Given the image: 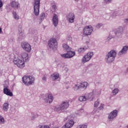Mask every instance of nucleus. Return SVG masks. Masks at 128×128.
<instances>
[{
    "label": "nucleus",
    "instance_id": "4c0bfd02",
    "mask_svg": "<svg viewBox=\"0 0 128 128\" xmlns=\"http://www.w3.org/2000/svg\"><path fill=\"white\" fill-rule=\"evenodd\" d=\"M104 104H100L98 109L100 110H104Z\"/></svg>",
    "mask_w": 128,
    "mask_h": 128
},
{
    "label": "nucleus",
    "instance_id": "7c9ffc66",
    "mask_svg": "<svg viewBox=\"0 0 128 128\" xmlns=\"http://www.w3.org/2000/svg\"><path fill=\"white\" fill-rule=\"evenodd\" d=\"M13 16L15 20H19L20 19V16L16 14V12H12Z\"/></svg>",
    "mask_w": 128,
    "mask_h": 128
},
{
    "label": "nucleus",
    "instance_id": "f704fd0d",
    "mask_svg": "<svg viewBox=\"0 0 128 128\" xmlns=\"http://www.w3.org/2000/svg\"><path fill=\"white\" fill-rule=\"evenodd\" d=\"M4 124V118L2 116H0V124Z\"/></svg>",
    "mask_w": 128,
    "mask_h": 128
},
{
    "label": "nucleus",
    "instance_id": "09e8293b",
    "mask_svg": "<svg viewBox=\"0 0 128 128\" xmlns=\"http://www.w3.org/2000/svg\"><path fill=\"white\" fill-rule=\"evenodd\" d=\"M0 100H2V98H0Z\"/></svg>",
    "mask_w": 128,
    "mask_h": 128
},
{
    "label": "nucleus",
    "instance_id": "dca6fc26",
    "mask_svg": "<svg viewBox=\"0 0 128 128\" xmlns=\"http://www.w3.org/2000/svg\"><path fill=\"white\" fill-rule=\"evenodd\" d=\"M4 88L3 92L4 94L8 96H14V94L10 92V90L8 88V85H4Z\"/></svg>",
    "mask_w": 128,
    "mask_h": 128
},
{
    "label": "nucleus",
    "instance_id": "bb28decb",
    "mask_svg": "<svg viewBox=\"0 0 128 128\" xmlns=\"http://www.w3.org/2000/svg\"><path fill=\"white\" fill-rule=\"evenodd\" d=\"M62 47L64 48V50L65 52H68L69 50H72V48H70L68 45L66 44H64Z\"/></svg>",
    "mask_w": 128,
    "mask_h": 128
},
{
    "label": "nucleus",
    "instance_id": "5701e85b",
    "mask_svg": "<svg viewBox=\"0 0 128 128\" xmlns=\"http://www.w3.org/2000/svg\"><path fill=\"white\" fill-rule=\"evenodd\" d=\"M11 6L13 8H20V3L18 2L12 1L11 2Z\"/></svg>",
    "mask_w": 128,
    "mask_h": 128
},
{
    "label": "nucleus",
    "instance_id": "b1692460",
    "mask_svg": "<svg viewBox=\"0 0 128 128\" xmlns=\"http://www.w3.org/2000/svg\"><path fill=\"white\" fill-rule=\"evenodd\" d=\"M80 88H82L83 90H86L88 84L86 82H82L80 84Z\"/></svg>",
    "mask_w": 128,
    "mask_h": 128
},
{
    "label": "nucleus",
    "instance_id": "cd10ccee",
    "mask_svg": "<svg viewBox=\"0 0 128 128\" xmlns=\"http://www.w3.org/2000/svg\"><path fill=\"white\" fill-rule=\"evenodd\" d=\"M86 50H88V48L82 47V48H80L78 50V54H84V52Z\"/></svg>",
    "mask_w": 128,
    "mask_h": 128
},
{
    "label": "nucleus",
    "instance_id": "72a5a7b5",
    "mask_svg": "<svg viewBox=\"0 0 128 128\" xmlns=\"http://www.w3.org/2000/svg\"><path fill=\"white\" fill-rule=\"evenodd\" d=\"M83 112H84V110L81 109L80 110H78L76 112V114H78V116H80V114H82Z\"/></svg>",
    "mask_w": 128,
    "mask_h": 128
},
{
    "label": "nucleus",
    "instance_id": "412c9836",
    "mask_svg": "<svg viewBox=\"0 0 128 128\" xmlns=\"http://www.w3.org/2000/svg\"><path fill=\"white\" fill-rule=\"evenodd\" d=\"M54 100V96L52 94H49L46 98H44V101L46 103L52 104Z\"/></svg>",
    "mask_w": 128,
    "mask_h": 128
},
{
    "label": "nucleus",
    "instance_id": "58836bf2",
    "mask_svg": "<svg viewBox=\"0 0 128 128\" xmlns=\"http://www.w3.org/2000/svg\"><path fill=\"white\" fill-rule=\"evenodd\" d=\"M114 38V36L110 34L108 38H107L108 40H112V38Z\"/></svg>",
    "mask_w": 128,
    "mask_h": 128
},
{
    "label": "nucleus",
    "instance_id": "49530a36",
    "mask_svg": "<svg viewBox=\"0 0 128 128\" xmlns=\"http://www.w3.org/2000/svg\"><path fill=\"white\" fill-rule=\"evenodd\" d=\"M116 14V12H114V16Z\"/></svg>",
    "mask_w": 128,
    "mask_h": 128
},
{
    "label": "nucleus",
    "instance_id": "6ab92c4d",
    "mask_svg": "<svg viewBox=\"0 0 128 128\" xmlns=\"http://www.w3.org/2000/svg\"><path fill=\"white\" fill-rule=\"evenodd\" d=\"M128 46H124L122 47V49L118 52V56H122L126 54L128 52Z\"/></svg>",
    "mask_w": 128,
    "mask_h": 128
},
{
    "label": "nucleus",
    "instance_id": "0eeeda50",
    "mask_svg": "<svg viewBox=\"0 0 128 128\" xmlns=\"http://www.w3.org/2000/svg\"><path fill=\"white\" fill-rule=\"evenodd\" d=\"M94 30V28L92 26H86L83 30V34L84 36H90Z\"/></svg>",
    "mask_w": 128,
    "mask_h": 128
},
{
    "label": "nucleus",
    "instance_id": "7ed1b4c3",
    "mask_svg": "<svg viewBox=\"0 0 128 128\" xmlns=\"http://www.w3.org/2000/svg\"><path fill=\"white\" fill-rule=\"evenodd\" d=\"M22 82L25 86H32L34 84L36 79L32 76H25L22 78Z\"/></svg>",
    "mask_w": 128,
    "mask_h": 128
},
{
    "label": "nucleus",
    "instance_id": "423d86ee",
    "mask_svg": "<svg viewBox=\"0 0 128 128\" xmlns=\"http://www.w3.org/2000/svg\"><path fill=\"white\" fill-rule=\"evenodd\" d=\"M48 48L50 50H54V48H58V42H56V40L54 38H52L48 41Z\"/></svg>",
    "mask_w": 128,
    "mask_h": 128
},
{
    "label": "nucleus",
    "instance_id": "ddd939ff",
    "mask_svg": "<svg viewBox=\"0 0 128 128\" xmlns=\"http://www.w3.org/2000/svg\"><path fill=\"white\" fill-rule=\"evenodd\" d=\"M88 94L91 100H94V96H100L101 92L100 91H98V90H94L92 92Z\"/></svg>",
    "mask_w": 128,
    "mask_h": 128
},
{
    "label": "nucleus",
    "instance_id": "a211bd4d",
    "mask_svg": "<svg viewBox=\"0 0 128 128\" xmlns=\"http://www.w3.org/2000/svg\"><path fill=\"white\" fill-rule=\"evenodd\" d=\"M52 22L54 26H58V16L56 14H54L52 18Z\"/></svg>",
    "mask_w": 128,
    "mask_h": 128
},
{
    "label": "nucleus",
    "instance_id": "a19ab883",
    "mask_svg": "<svg viewBox=\"0 0 128 128\" xmlns=\"http://www.w3.org/2000/svg\"><path fill=\"white\" fill-rule=\"evenodd\" d=\"M104 4H110L112 0H104Z\"/></svg>",
    "mask_w": 128,
    "mask_h": 128
},
{
    "label": "nucleus",
    "instance_id": "f8f14e48",
    "mask_svg": "<svg viewBox=\"0 0 128 128\" xmlns=\"http://www.w3.org/2000/svg\"><path fill=\"white\" fill-rule=\"evenodd\" d=\"M66 19L70 24H72L74 22L76 16L73 12H70L66 16Z\"/></svg>",
    "mask_w": 128,
    "mask_h": 128
},
{
    "label": "nucleus",
    "instance_id": "c03bdc74",
    "mask_svg": "<svg viewBox=\"0 0 128 128\" xmlns=\"http://www.w3.org/2000/svg\"><path fill=\"white\" fill-rule=\"evenodd\" d=\"M42 80H46V76H44L42 78Z\"/></svg>",
    "mask_w": 128,
    "mask_h": 128
},
{
    "label": "nucleus",
    "instance_id": "2f4dec72",
    "mask_svg": "<svg viewBox=\"0 0 128 128\" xmlns=\"http://www.w3.org/2000/svg\"><path fill=\"white\" fill-rule=\"evenodd\" d=\"M31 114L32 116L31 118V120H34L36 118H38V114H35L34 112H32Z\"/></svg>",
    "mask_w": 128,
    "mask_h": 128
},
{
    "label": "nucleus",
    "instance_id": "2eb2a0df",
    "mask_svg": "<svg viewBox=\"0 0 128 128\" xmlns=\"http://www.w3.org/2000/svg\"><path fill=\"white\" fill-rule=\"evenodd\" d=\"M74 120H68L64 126L62 128H71L74 126Z\"/></svg>",
    "mask_w": 128,
    "mask_h": 128
},
{
    "label": "nucleus",
    "instance_id": "f257e3e1",
    "mask_svg": "<svg viewBox=\"0 0 128 128\" xmlns=\"http://www.w3.org/2000/svg\"><path fill=\"white\" fill-rule=\"evenodd\" d=\"M68 106L70 104L68 100L62 101L60 104L56 105L54 110L58 112H62L67 110Z\"/></svg>",
    "mask_w": 128,
    "mask_h": 128
},
{
    "label": "nucleus",
    "instance_id": "f03ea898",
    "mask_svg": "<svg viewBox=\"0 0 128 128\" xmlns=\"http://www.w3.org/2000/svg\"><path fill=\"white\" fill-rule=\"evenodd\" d=\"M116 56V52L114 50H111L106 56L105 60L107 64H112L114 62Z\"/></svg>",
    "mask_w": 128,
    "mask_h": 128
},
{
    "label": "nucleus",
    "instance_id": "c9c22d12",
    "mask_svg": "<svg viewBox=\"0 0 128 128\" xmlns=\"http://www.w3.org/2000/svg\"><path fill=\"white\" fill-rule=\"evenodd\" d=\"M88 126L86 124H81L77 126L76 128H87Z\"/></svg>",
    "mask_w": 128,
    "mask_h": 128
},
{
    "label": "nucleus",
    "instance_id": "8fccbe9b",
    "mask_svg": "<svg viewBox=\"0 0 128 128\" xmlns=\"http://www.w3.org/2000/svg\"><path fill=\"white\" fill-rule=\"evenodd\" d=\"M126 128H128V125L126 126Z\"/></svg>",
    "mask_w": 128,
    "mask_h": 128
},
{
    "label": "nucleus",
    "instance_id": "c85d7f7f",
    "mask_svg": "<svg viewBox=\"0 0 128 128\" xmlns=\"http://www.w3.org/2000/svg\"><path fill=\"white\" fill-rule=\"evenodd\" d=\"M80 86L79 84H76L73 86V90L75 92H76L78 90H80Z\"/></svg>",
    "mask_w": 128,
    "mask_h": 128
},
{
    "label": "nucleus",
    "instance_id": "39448f33",
    "mask_svg": "<svg viewBox=\"0 0 128 128\" xmlns=\"http://www.w3.org/2000/svg\"><path fill=\"white\" fill-rule=\"evenodd\" d=\"M24 60H22L18 58H14L13 60V62L14 64L17 66L18 68H24L26 66V64L24 63Z\"/></svg>",
    "mask_w": 128,
    "mask_h": 128
},
{
    "label": "nucleus",
    "instance_id": "1a4fd4ad",
    "mask_svg": "<svg viewBox=\"0 0 128 128\" xmlns=\"http://www.w3.org/2000/svg\"><path fill=\"white\" fill-rule=\"evenodd\" d=\"M118 116V110H114L108 114V120L109 122H112Z\"/></svg>",
    "mask_w": 128,
    "mask_h": 128
},
{
    "label": "nucleus",
    "instance_id": "c756f323",
    "mask_svg": "<svg viewBox=\"0 0 128 128\" xmlns=\"http://www.w3.org/2000/svg\"><path fill=\"white\" fill-rule=\"evenodd\" d=\"M118 92H120V90H118V88H114L112 92V93L113 94V96H116L117 94L118 93Z\"/></svg>",
    "mask_w": 128,
    "mask_h": 128
},
{
    "label": "nucleus",
    "instance_id": "9d476101",
    "mask_svg": "<svg viewBox=\"0 0 128 128\" xmlns=\"http://www.w3.org/2000/svg\"><path fill=\"white\" fill-rule=\"evenodd\" d=\"M61 56L64 58H72L74 56H76V52L70 50L67 52L66 54H62Z\"/></svg>",
    "mask_w": 128,
    "mask_h": 128
},
{
    "label": "nucleus",
    "instance_id": "3c124183",
    "mask_svg": "<svg viewBox=\"0 0 128 128\" xmlns=\"http://www.w3.org/2000/svg\"><path fill=\"white\" fill-rule=\"evenodd\" d=\"M70 118V116H68V117H67V118Z\"/></svg>",
    "mask_w": 128,
    "mask_h": 128
},
{
    "label": "nucleus",
    "instance_id": "20e7f679",
    "mask_svg": "<svg viewBox=\"0 0 128 128\" xmlns=\"http://www.w3.org/2000/svg\"><path fill=\"white\" fill-rule=\"evenodd\" d=\"M34 13L35 16L40 14V0H34L33 2Z\"/></svg>",
    "mask_w": 128,
    "mask_h": 128
},
{
    "label": "nucleus",
    "instance_id": "a18cd8bd",
    "mask_svg": "<svg viewBox=\"0 0 128 128\" xmlns=\"http://www.w3.org/2000/svg\"><path fill=\"white\" fill-rule=\"evenodd\" d=\"M74 0V2H78L80 0Z\"/></svg>",
    "mask_w": 128,
    "mask_h": 128
},
{
    "label": "nucleus",
    "instance_id": "ea45409f",
    "mask_svg": "<svg viewBox=\"0 0 128 128\" xmlns=\"http://www.w3.org/2000/svg\"><path fill=\"white\" fill-rule=\"evenodd\" d=\"M102 26V24H98L96 26V28H100V27Z\"/></svg>",
    "mask_w": 128,
    "mask_h": 128
},
{
    "label": "nucleus",
    "instance_id": "4be33fe9",
    "mask_svg": "<svg viewBox=\"0 0 128 128\" xmlns=\"http://www.w3.org/2000/svg\"><path fill=\"white\" fill-rule=\"evenodd\" d=\"M22 58L24 62H28V54L26 52H22Z\"/></svg>",
    "mask_w": 128,
    "mask_h": 128
},
{
    "label": "nucleus",
    "instance_id": "f3484780",
    "mask_svg": "<svg viewBox=\"0 0 128 128\" xmlns=\"http://www.w3.org/2000/svg\"><path fill=\"white\" fill-rule=\"evenodd\" d=\"M91 100L90 96V94L88 93H86L84 96H80L78 98V100L80 102H86V100Z\"/></svg>",
    "mask_w": 128,
    "mask_h": 128
},
{
    "label": "nucleus",
    "instance_id": "4468645a",
    "mask_svg": "<svg viewBox=\"0 0 128 128\" xmlns=\"http://www.w3.org/2000/svg\"><path fill=\"white\" fill-rule=\"evenodd\" d=\"M124 29L122 28V27H120L115 30V36H117V38H122V35Z\"/></svg>",
    "mask_w": 128,
    "mask_h": 128
},
{
    "label": "nucleus",
    "instance_id": "37998d69",
    "mask_svg": "<svg viewBox=\"0 0 128 128\" xmlns=\"http://www.w3.org/2000/svg\"><path fill=\"white\" fill-rule=\"evenodd\" d=\"M52 8L54 10H56V4H54L52 6Z\"/></svg>",
    "mask_w": 128,
    "mask_h": 128
},
{
    "label": "nucleus",
    "instance_id": "393cba45",
    "mask_svg": "<svg viewBox=\"0 0 128 128\" xmlns=\"http://www.w3.org/2000/svg\"><path fill=\"white\" fill-rule=\"evenodd\" d=\"M60 76V74L58 73H54L51 75V78L53 80H58Z\"/></svg>",
    "mask_w": 128,
    "mask_h": 128
},
{
    "label": "nucleus",
    "instance_id": "aec40b11",
    "mask_svg": "<svg viewBox=\"0 0 128 128\" xmlns=\"http://www.w3.org/2000/svg\"><path fill=\"white\" fill-rule=\"evenodd\" d=\"M22 26H19L18 27V34H19L18 38L20 40L24 38V32H22Z\"/></svg>",
    "mask_w": 128,
    "mask_h": 128
},
{
    "label": "nucleus",
    "instance_id": "79ce46f5",
    "mask_svg": "<svg viewBox=\"0 0 128 128\" xmlns=\"http://www.w3.org/2000/svg\"><path fill=\"white\" fill-rule=\"evenodd\" d=\"M2 6H3L2 1V0H0V8H2Z\"/></svg>",
    "mask_w": 128,
    "mask_h": 128
},
{
    "label": "nucleus",
    "instance_id": "de8ad7c7",
    "mask_svg": "<svg viewBox=\"0 0 128 128\" xmlns=\"http://www.w3.org/2000/svg\"><path fill=\"white\" fill-rule=\"evenodd\" d=\"M0 32H2V28H0Z\"/></svg>",
    "mask_w": 128,
    "mask_h": 128
},
{
    "label": "nucleus",
    "instance_id": "473e14b6",
    "mask_svg": "<svg viewBox=\"0 0 128 128\" xmlns=\"http://www.w3.org/2000/svg\"><path fill=\"white\" fill-rule=\"evenodd\" d=\"M45 18H46V14H44V12H42L40 15V20H44Z\"/></svg>",
    "mask_w": 128,
    "mask_h": 128
},
{
    "label": "nucleus",
    "instance_id": "a878e982",
    "mask_svg": "<svg viewBox=\"0 0 128 128\" xmlns=\"http://www.w3.org/2000/svg\"><path fill=\"white\" fill-rule=\"evenodd\" d=\"M8 106H10V104L8 102H5L3 104L2 110L4 112H8Z\"/></svg>",
    "mask_w": 128,
    "mask_h": 128
},
{
    "label": "nucleus",
    "instance_id": "9b49d317",
    "mask_svg": "<svg viewBox=\"0 0 128 128\" xmlns=\"http://www.w3.org/2000/svg\"><path fill=\"white\" fill-rule=\"evenodd\" d=\"M21 46L23 50L26 52H30L32 50V47H30V44L28 43L27 42H22L21 44Z\"/></svg>",
    "mask_w": 128,
    "mask_h": 128
},
{
    "label": "nucleus",
    "instance_id": "6e6552de",
    "mask_svg": "<svg viewBox=\"0 0 128 128\" xmlns=\"http://www.w3.org/2000/svg\"><path fill=\"white\" fill-rule=\"evenodd\" d=\"M93 56V52H88L82 58V62L85 64V62H90V60H92V58Z\"/></svg>",
    "mask_w": 128,
    "mask_h": 128
},
{
    "label": "nucleus",
    "instance_id": "e433bc0d",
    "mask_svg": "<svg viewBox=\"0 0 128 128\" xmlns=\"http://www.w3.org/2000/svg\"><path fill=\"white\" fill-rule=\"evenodd\" d=\"M98 104H100V100H98L94 102V108H98Z\"/></svg>",
    "mask_w": 128,
    "mask_h": 128
}]
</instances>
